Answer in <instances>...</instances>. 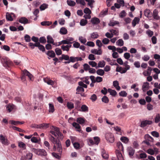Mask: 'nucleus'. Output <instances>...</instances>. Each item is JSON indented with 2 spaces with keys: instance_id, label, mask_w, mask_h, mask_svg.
<instances>
[{
  "instance_id": "nucleus-23",
  "label": "nucleus",
  "mask_w": 160,
  "mask_h": 160,
  "mask_svg": "<svg viewBox=\"0 0 160 160\" xmlns=\"http://www.w3.org/2000/svg\"><path fill=\"white\" fill-rule=\"evenodd\" d=\"M47 54L48 56L52 58H54L55 56V54L54 52L52 50L48 51L47 52Z\"/></svg>"
},
{
  "instance_id": "nucleus-48",
  "label": "nucleus",
  "mask_w": 160,
  "mask_h": 160,
  "mask_svg": "<svg viewBox=\"0 0 160 160\" xmlns=\"http://www.w3.org/2000/svg\"><path fill=\"white\" fill-rule=\"evenodd\" d=\"M88 23L87 20L84 19H82L80 22V24L81 26H84L85 25Z\"/></svg>"
},
{
  "instance_id": "nucleus-19",
  "label": "nucleus",
  "mask_w": 160,
  "mask_h": 160,
  "mask_svg": "<svg viewBox=\"0 0 160 160\" xmlns=\"http://www.w3.org/2000/svg\"><path fill=\"white\" fill-rule=\"evenodd\" d=\"M119 82L117 81H114L113 82V85L115 88L117 90H119L120 89V87L119 85Z\"/></svg>"
},
{
  "instance_id": "nucleus-22",
  "label": "nucleus",
  "mask_w": 160,
  "mask_h": 160,
  "mask_svg": "<svg viewBox=\"0 0 160 160\" xmlns=\"http://www.w3.org/2000/svg\"><path fill=\"white\" fill-rule=\"evenodd\" d=\"M86 120L84 118L81 117L78 118L77 119V122L80 124H82L85 123Z\"/></svg>"
},
{
  "instance_id": "nucleus-17",
  "label": "nucleus",
  "mask_w": 160,
  "mask_h": 160,
  "mask_svg": "<svg viewBox=\"0 0 160 160\" xmlns=\"http://www.w3.org/2000/svg\"><path fill=\"white\" fill-rule=\"evenodd\" d=\"M91 52L94 54L97 55H101L102 53V52L101 49H99L98 50L96 49H93L91 50Z\"/></svg>"
},
{
  "instance_id": "nucleus-45",
  "label": "nucleus",
  "mask_w": 160,
  "mask_h": 160,
  "mask_svg": "<svg viewBox=\"0 0 160 160\" xmlns=\"http://www.w3.org/2000/svg\"><path fill=\"white\" fill-rule=\"evenodd\" d=\"M89 79V77L88 76H87L83 78L82 80L83 81V82L87 84H88L89 83V82L88 81Z\"/></svg>"
},
{
  "instance_id": "nucleus-5",
  "label": "nucleus",
  "mask_w": 160,
  "mask_h": 160,
  "mask_svg": "<svg viewBox=\"0 0 160 160\" xmlns=\"http://www.w3.org/2000/svg\"><path fill=\"white\" fill-rule=\"evenodd\" d=\"M26 76H28L30 79L32 80V75L27 70L25 69L23 70V73L22 74V76L21 77V79L22 81H24L25 80Z\"/></svg>"
},
{
  "instance_id": "nucleus-56",
  "label": "nucleus",
  "mask_w": 160,
  "mask_h": 160,
  "mask_svg": "<svg viewBox=\"0 0 160 160\" xmlns=\"http://www.w3.org/2000/svg\"><path fill=\"white\" fill-rule=\"evenodd\" d=\"M110 32L111 33H113L114 35L118 36V35L119 31L118 30L111 29L110 30Z\"/></svg>"
},
{
  "instance_id": "nucleus-62",
  "label": "nucleus",
  "mask_w": 160,
  "mask_h": 160,
  "mask_svg": "<svg viewBox=\"0 0 160 160\" xmlns=\"http://www.w3.org/2000/svg\"><path fill=\"white\" fill-rule=\"evenodd\" d=\"M130 57V54L128 52H126L124 54V57L126 59L128 60Z\"/></svg>"
},
{
  "instance_id": "nucleus-58",
  "label": "nucleus",
  "mask_w": 160,
  "mask_h": 160,
  "mask_svg": "<svg viewBox=\"0 0 160 160\" xmlns=\"http://www.w3.org/2000/svg\"><path fill=\"white\" fill-rule=\"evenodd\" d=\"M84 12L86 14H90L91 13V11L88 8H86L84 10Z\"/></svg>"
},
{
  "instance_id": "nucleus-4",
  "label": "nucleus",
  "mask_w": 160,
  "mask_h": 160,
  "mask_svg": "<svg viewBox=\"0 0 160 160\" xmlns=\"http://www.w3.org/2000/svg\"><path fill=\"white\" fill-rule=\"evenodd\" d=\"M49 127V124L46 123H43L38 125L36 124H33L31 125V127L32 128L40 129L47 128Z\"/></svg>"
},
{
  "instance_id": "nucleus-12",
  "label": "nucleus",
  "mask_w": 160,
  "mask_h": 160,
  "mask_svg": "<svg viewBox=\"0 0 160 160\" xmlns=\"http://www.w3.org/2000/svg\"><path fill=\"white\" fill-rule=\"evenodd\" d=\"M128 151L129 157L132 158L133 155L134 154L135 151V150L131 147L128 148Z\"/></svg>"
},
{
  "instance_id": "nucleus-49",
  "label": "nucleus",
  "mask_w": 160,
  "mask_h": 160,
  "mask_svg": "<svg viewBox=\"0 0 160 160\" xmlns=\"http://www.w3.org/2000/svg\"><path fill=\"white\" fill-rule=\"evenodd\" d=\"M48 8V5L46 4L43 3L41 5L40 7V9L41 10H44Z\"/></svg>"
},
{
  "instance_id": "nucleus-38",
  "label": "nucleus",
  "mask_w": 160,
  "mask_h": 160,
  "mask_svg": "<svg viewBox=\"0 0 160 160\" xmlns=\"http://www.w3.org/2000/svg\"><path fill=\"white\" fill-rule=\"evenodd\" d=\"M120 140L125 143H127L129 141V139L127 137H121Z\"/></svg>"
},
{
  "instance_id": "nucleus-44",
  "label": "nucleus",
  "mask_w": 160,
  "mask_h": 160,
  "mask_svg": "<svg viewBox=\"0 0 160 160\" xmlns=\"http://www.w3.org/2000/svg\"><path fill=\"white\" fill-rule=\"evenodd\" d=\"M91 38L93 39H95L98 38L99 35L97 32H93L91 34Z\"/></svg>"
},
{
  "instance_id": "nucleus-31",
  "label": "nucleus",
  "mask_w": 160,
  "mask_h": 160,
  "mask_svg": "<svg viewBox=\"0 0 160 160\" xmlns=\"http://www.w3.org/2000/svg\"><path fill=\"white\" fill-rule=\"evenodd\" d=\"M116 44L117 45L121 47L124 45V42L122 39H118L116 42Z\"/></svg>"
},
{
  "instance_id": "nucleus-30",
  "label": "nucleus",
  "mask_w": 160,
  "mask_h": 160,
  "mask_svg": "<svg viewBox=\"0 0 160 160\" xmlns=\"http://www.w3.org/2000/svg\"><path fill=\"white\" fill-rule=\"evenodd\" d=\"M18 146L20 148H22L24 150L26 149V145L22 142H19L18 143Z\"/></svg>"
},
{
  "instance_id": "nucleus-24",
  "label": "nucleus",
  "mask_w": 160,
  "mask_h": 160,
  "mask_svg": "<svg viewBox=\"0 0 160 160\" xmlns=\"http://www.w3.org/2000/svg\"><path fill=\"white\" fill-rule=\"evenodd\" d=\"M140 20L139 18L135 17L133 20L132 22V26L133 27H134L137 23H138Z\"/></svg>"
},
{
  "instance_id": "nucleus-36",
  "label": "nucleus",
  "mask_w": 160,
  "mask_h": 160,
  "mask_svg": "<svg viewBox=\"0 0 160 160\" xmlns=\"http://www.w3.org/2000/svg\"><path fill=\"white\" fill-rule=\"evenodd\" d=\"M105 65V62L104 61L99 62L98 67L103 68Z\"/></svg>"
},
{
  "instance_id": "nucleus-37",
  "label": "nucleus",
  "mask_w": 160,
  "mask_h": 160,
  "mask_svg": "<svg viewBox=\"0 0 160 160\" xmlns=\"http://www.w3.org/2000/svg\"><path fill=\"white\" fill-rule=\"evenodd\" d=\"M6 18L8 21H12L13 20V19L11 15L8 12H7L6 13Z\"/></svg>"
},
{
  "instance_id": "nucleus-34",
  "label": "nucleus",
  "mask_w": 160,
  "mask_h": 160,
  "mask_svg": "<svg viewBox=\"0 0 160 160\" xmlns=\"http://www.w3.org/2000/svg\"><path fill=\"white\" fill-rule=\"evenodd\" d=\"M96 73L97 74L100 76H103L104 74V71L102 69H99L96 71Z\"/></svg>"
},
{
  "instance_id": "nucleus-28",
  "label": "nucleus",
  "mask_w": 160,
  "mask_h": 160,
  "mask_svg": "<svg viewBox=\"0 0 160 160\" xmlns=\"http://www.w3.org/2000/svg\"><path fill=\"white\" fill-rule=\"evenodd\" d=\"M49 112L53 113L55 111L54 105L52 104L49 103Z\"/></svg>"
},
{
  "instance_id": "nucleus-64",
  "label": "nucleus",
  "mask_w": 160,
  "mask_h": 160,
  "mask_svg": "<svg viewBox=\"0 0 160 160\" xmlns=\"http://www.w3.org/2000/svg\"><path fill=\"white\" fill-rule=\"evenodd\" d=\"M88 63L92 67H95L97 65V63L94 61H89Z\"/></svg>"
},
{
  "instance_id": "nucleus-33",
  "label": "nucleus",
  "mask_w": 160,
  "mask_h": 160,
  "mask_svg": "<svg viewBox=\"0 0 160 160\" xmlns=\"http://www.w3.org/2000/svg\"><path fill=\"white\" fill-rule=\"evenodd\" d=\"M47 38V42L48 43H53L54 40L51 36L48 35Z\"/></svg>"
},
{
  "instance_id": "nucleus-8",
  "label": "nucleus",
  "mask_w": 160,
  "mask_h": 160,
  "mask_svg": "<svg viewBox=\"0 0 160 160\" xmlns=\"http://www.w3.org/2000/svg\"><path fill=\"white\" fill-rule=\"evenodd\" d=\"M0 141L2 144L8 145L9 144V141L2 134L0 135Z\"/></svg>"
},
{
  "instance_id": "nucleus-11",
  "label": "nucleus",
  "mask_w": 160,
  "mask_h": 160,
  "mask_svg": "<svg viewBox=\"0 0 160 160\" xmlns=\"http://www.w3.org/2000/svg\"><path fill=\"white\" fill-rule=\"evenodd\" d=\"M91 22L93 25H97L100 23V20L98 18L94 17L91 18Z\"/></svg>"
},
{
  "instance_id": "nucleus-55",
  "label": "nucleus",
  "mask_w": 160,
  "mask_h": 160,
  "mask_svg": "<svg viewBox=\"0 0 160 160\" xmlns=\"http://www.w3.org/2000/svg\"><path fill=\"white\" fill-rule=\"evenodd\" d=\"M24 39L26 42H30L31 41L30 36L26 34L24 36Z\"/></svg>"
},
{
  "instance_id": "nucleus-25",
  "label": "nucleus",
  "mask_w": 160,
  "mask_h": 160,
  "mask_svg": "<svg viewBox=\"0 0 160 160\" xmlns=\"http://www.w3.org/2000/svg\"><path fill=\"white\" fill-rule=\"evenodd\" d=\"M117 146L118 148V150L120 151H123V147L120 142H117Z\"/></svg>"
},
{
  "instance_id": "nucleus-59",
  "label": "nucleus",
  "mask_w": 160,
  "mask_h": 160,
  "mask_svg": "<svg viewBox=\"0 0 160 160\" xmlns=\"http://www.w3.org/2000/svg\"><path fill=\"white\" fill-rule=\"evenodd\" d=\"M90 99L91 100L92 102H95L97 99V96L95 94H92L90 98Z\"/></svg>"
},
{
  "instance_id": "nucleus-21",
  "label": "nucleus",
  "mask_w": 160,
  "mask_h": 160,
  "mask_svg": "<svg viewBox=\"0 0 160 160\" xmlns=\"http://www.w3.org/2000/svg\"><path fill=\"white\" fill-rule=\"evenodd\" d=\"M44 80L45 82L48 85H53L54 84V82L52 80H50L48 78H44Z\"/></svg>"
},
{
  "instance_id": "nucleus-14",
  "label": "nucleus",
  "mask_w": 160,
  "mask_h": 160,
  "mask_svg": "<svg viewBox=\"0 0 160 160\" xmlns=\"http://www.w3.org/2000/svg\"><path fill=\"white\" fill-rule=\"evenodd\" d=\"M144 15L148 18L151 17L152 15V13L149 9H146L144 13Z\"/></svg>"
},
{
  "instance_id": "nucleus-32",
  "label": "nucleus",
  "mask_w": 160,
  "mask_h": 160,
  "mask_svg": "<svg viewBox=\"0 0 160 160\" xmlns=\"http://www.w3.org/2000/svg\"><path fill=\"white\" fill-rule=\"evenodd\" d=\"M67 4L70 6H74L76 4V3L74 1L71 0H67Z\"/></svg>"
},
{
  "instance_id": "nucleus-7",
  "label": "nucleus",
  "mask_w": 160,
  "mask_h": 160,
  "mask_svg": "<svg viewBox=\"0 0 160 160\" xmlns=\"http://www.w3.org/2000/svg\"><path fill=\"white\" fill-rule=\"evenodd\" d=\"M94 141L91 139H89V142L91 145L95 144L98 145L100 142V138L98 137H95L94 138Z\"/></svg>"
},
{
  "instance_id": "nucleus-2",
  "label": "nucleus",
  "mask_w": 160,
  "mask_h": 160,
  "mask_svg": "<svg viewBox=\"0 0 160 160\" xmlns=\"http://www.w3.org/2000/svg\"><path fill=\"white\" fill-rule=\"evenodd\" d=\"M31 151L36 154L42 157H46L47 155L46 151L43 149H36L34 148L31 149Z\"/></svg>"
},
{
  "instance_id": "nucleus-27",
  "label": "nucleus",
  "mask_w": 160,
  "mask_h": 160,
  "mask_svg": "<svg viewBox=\"0 0 160 160\" xmlns=\"http://www.w3.org/2000/svg\"><path fill=\"white\" fill-rule=\"evenodd\" d=\"M108 92L110 93L111 95L112 96H115L117 94V93L115 90L109 88L108 89Z\"/></svg>"
},
{
  "instance_id": "nucleus-63",
  "label": "nucleus",
  "mask_w": 160,
  "mask_h": 160,
  "mask_svg": "<svg viewBox=\"0 0 160 160\" xmlns=\"http://www.w3.org/2000/svg\"><path fill=\"white\" fill-rule=\"evenodd\" d=\"M147 157V155L145 153H142L140 154L139 159L144 158Z\"/></svg>"
},
{
  "instance_id": "nucleus-9",
  "label": "nucleus",
  "mask_w": 160,
  "mask_h": 160,
  "mask_svg": "<svg viewBox=\"0 0 160 160\" xmlns=\"http://www.w3.org/2000/svg\"><path fill=\"white\" fill-rule=\"evenodd\" d=\"M152 123V121H151L145 120L142 121L141 122L140 126L142 128H144L147 125H151Z\"/></svg>"
},
{
  "instance_id": "nucleus-3",
  "label": "nucleus",
  "mask_w": 160,
  "mask_h": 160,
  "mask_svg": "<svg viewBox=\"0 0 160 160\" xmlns=\"http://www.w3.org/2000/svg\"><path fill=\"white\" fill-rule=\"evenodd\" d=\"M1 61L3 66L7 68L10 67L12 64V62L10 61L6 57H2L1 59Z\"/></svg>"
},
{
  "instance_id": "nucleus-20",
  "label": "nucleus",
  "mask_w": 160,
  "mask_h": 160,
  "mask_svg": "<svg viewBox=\"0 0 160 160\" xmlns=\"http://www.w3.org/2000/svg\"><path fill=\"white\" fill-rule=\"evenodd\" d=\"M40 44V42H35L34 44L32 42H30L29 43V46L32 49H33L34 48V47H38Z\"/></svg>"
},
{
  "instance_id": "nucleus-10",
  "label": "nucleus",
  "mask_w": 160,
  "mask_h": 160,
  "mask_svg": "<svg viewBox=\"0 0 160 160\" xmlns=\"http://www.w3.org/2000/svg\"><path fill=\"white\" fill-rule=\"evenodd\" d=\"M7 110L10 112L13 110L16 109V106L12 104L9 103L6 106Z\"/></svg>"
},
{
  "instance_id": "nucleus-52",
  "label": "nucleus",
  "mask_w": 160,
  "mask_h": 160,
  "mask_svg": "<svg viewBox=\"0 0 160 160\" xmlns=\"http://www.w3.org/2000/svg\"><path fill=\"white\" fill-rule=\"evenodd\" d=\"M150 59V57L148 55H144L142 57V59L145 61H148Z\"/></svg>"
},
{
  "instance_id": "nucleus-61",
  "label": "nucleus",
  "mask_w": 160,
  "mask_h": 160,
  "mask_svg": "<svg viewBox=\"0 0 160 160\" xmlns=\"http://www.w3.org/2000/svg\"><path fill=\"white\" fill-rule=\"evenodd\" d=\"M79 40L83 44H85L87 41L86 39L83 38L82 37H79Z\"/></svg>"
},
{
  "instance_id": "nucleus-41",
  "label": "nucleus",
  "mask_w": 160,
  "mask_h": 160,
  "mask_svg": "<svg viewBox=\"0 0 160 160\" xmlns=\"http://www.w3.org/2000/svg\"><path fill=\"white\" fill-rule=\"evenodd\" d=\"M60 32L62 34H66L67 33V30L65 28L62 27L60 29Z\"/></svg>"
},
{
  "instance_id": "nucleus-42",
  "label": "nucleus",
  "mask_w": 160,
  "mask_h": 160,
  "mask_svg": "<svg viewBox=\"0 0 160 160\" xmlns=\"http://www.w3.org/2000/svg\"><path fill=\"white\" fill-rule=\"evenodd\" d=\"M102 101L105 103H107L108 102L109 100L107 97L106 96H104L102 98Z\"/></svg>"
},
{
  "instance_id": "nucleus-13",
  "label": "nucleus",
  "mask_w": 160,
  "mask_h": 160,
  "mask_svg": "<svg viewBox=\"0 0 160 160\" xmlns=\"http://www.w3.org/2000/svg\"><path fill=\"white\" fill-rule=\"evenodd\" d=\"M18 21L19 22L24 24L29 23L28 20L25 17H22L20 18L19 19Z\"/></svg>"
},
{
  "instance_id": "nucleus-6",
  "label": "nucleus",
  "mask_w": 160,
  "mask_h": 160,
  "mask_svg": "<svg viewBox=\"0 0 160 160\" xmlns=\"http://www.w3.org/2000/svg\"><path fill=\"white\" fill-rule=\"evenodd\" d=\"M106 140L111 143H113L114 141V136L113 134L111 133H107L105 135Z\"/></svg>"
},
{
  "instance_id": "nucleus-15",
  "label": "nucleus",
  "mask_w": 160,
  "mask_h": 160,
  "mask_svg": "<svg viewBox=\"0 0 160 160\" xmlns=\"http://www.w3.org/2000/svg\"><path fill=\"white\" fill-rule=\"evenodd\" d=\"M149 88V83L147 82H144L142 86V90L143 92H145Z\"/></svg>"
},
{
  "instance_id": "nucleus-47",
  "label": "nucleus",
  "mask_w": 160,
  "mask_h": 160,
  "mask_svg": "<svg viewBox=\"0 0 160 160\" xmlns=\"http://www.w3.org/2000/svg\"><path fill=\"white\" fill-rule=\"evenodd\" d=\"M10 127H12L13 129L14 130H17V131H19V132H24V131L22 130V129L19 128H18V127H17L16 126H11Z\"/></svg>"
},
{
  "instance_id": "nucleus-29",
  "label": "nucleus",
  "mask_w": 160,
  "mask_h": 160,
  "mask_svg": "<svg viewBox=\"0 0 160 160\" xmlns=\"http://www.w3.org/2000/svg\"><path fill=\"white\" fill-rule=\"evenodd\" d=\"M81 110H80V111L83 112H87L88 111V107L85 105H82L81 107Z\"/></svg>"
},
{
  "instance_id": "nucleus-51",
  "label": "nucleus",
  "mask_w": 160,
  "mask_h": 160,
  "mask_svg": "<svg viewBox=\"0 0 160 160\" xmlns=\"http://www.w3.org/2000/svg\"><path fill=\"white\" fill-rule=\"evenodd\" d=\"M55 51L56 53V54L57 55H61L62 53V51L61 50L58 48H57L55 49Z\"/></svg>"
},
{
  "instance_id": "nucleus-18",
  "label": "nucleus",
  "mask_w": 160,
  "mask_h": 160,
  "mask_svg": "<svg viewBox=\"0 0 160 160\" xmlns=\"http://www.w3.org/2000/svg\"><path fill=\"white\" fill-rule=\"evenodd\" d=\"M116 153L117 158L119 160H122L123 159L122 154L120 151L118 150H116Z\"/></svg>"
},
{
  "instance_id": "nucleus-40",
  "label": "nucleus",
  "mask_w": 160,
  "mask_h": 160,
  "mask_svg": "<svg viewBox=\"0 0 160 160\" xmlns=\"http://www.w3.org/2000/svg\"><path fill=\"white\" fill-rule=\"evenodd\" d=\"M39 42H40V43H41L42 44L45 43L47 41L46 38L44 37H41L39 39Z\"/></svg>"
},
{
  "instance_id": "nucleus-1",
  "label": "nucleus",
  "mask_w": 160,
  "mask_h": 160,
  "mask_svg": "<svg viewBox=\"0 0 160 160\" xmlns=\"http://www.w3.org/2000/svg\"><path fill=\"white\" fill-rule=\"evenodd\" d=\"M53 130L50 131V133L55 137L58 136V140L52 135H51L49 138L50 140L53 144V150L54 151H56L57 149L58 152L60 154H61L62 153V150L60 140H62L64 137L63 134L60 132L59 129L58 128L53 127Z\"/></svg>"
},
{
  "instance_id": "nucleus-50",
  "label": "nucleus",
  "mask_w": 160,
  "mask_h": 160,
  "mask_svg": "<svg viewBox=\"0 0 160 160\" xmlns=\"http://www.w3.org/2000/svg\"><path fill=\"white\" fill-rule=\"evenodd\" d=\"M151 134L153 137L156 138H158L159 136V133L156 131L152 132H151Z\"/></svg>"
},
{
  "instance_id": "nucleus-26",
  "label": "nucleus",
  "mask_w": 160,
  "mask_h": 160,
  "mask_svg": "<svg viewBox=\"0 0 160 160\" xmlns=\"http://www.w3.org/2000/svg\"><path fill=\"white\" fill-rule=\"evenodd\" d=\"M144 137L145 140L151 142H153L154 140L153 138L150 136L149 134H147L145 135Z\"/></svg>"
},
{
  "instance_id": "nucleus-35",
  "label": "nucleus",
  "mask_w": 160,
  "mask_h": 160,
  "mask_svg": "<svg viewBox=\"0 0 160 160\" xmlns=\"http://www.w3.org/2000/svg\"><path fill=\"white\" fill-rule=\"evenodd\" d=\"M67 106L70 109H72L74 108V104L71 102H68L67 103Z\"/></svg>"
},
{
  "instance_id": "nucleus-16",
  "label": "nucleus",
  "mask_w": 160,
  "mask_h": 160,
  "mask_svg": "<svg viewBox=\"0 0 160 160\" xmlns=\"http://www.w3.org/2000/svg\"><path fill=\"white\" fill-rule=\"evenodd\" d=\"M158 12L156 9H154L153 12V16L154 19L159 20L160 17L158 16Z\"/></svg>"
},
{
  "instance_id": "nucleus-53",
  "label": "nucleus",
  "mask_w": 160,
  "mask_h": 160,
  "mask_svg": "<svg viewBox=\"0 0 160 160\" xmlns=\"http://www.w3.org/2000/svg\"><path fill=\"white\" fill-rule=\"evenodd\" d=\"M119 94L120 96L122 97H126L127 95V93L124 91H121L119 93Z\"/></svg>"
},
{
  "instance_id": "nucleus-57",
  "label": "nucleus",
  "mask_w": 160,
  "mask_h": 160,
  "mask_svg": "<svg viewBox=\"0 0 160 160\" xmlns=\"http://www.w3.org/2000/svg\"><path fill=\"white\" fill-rule=\"evenodd\" d=\"M31 141L33 143H38L39 142V140L38 139L35 137H32L31 139Z\"/></svg>"
},
{
  "instance_id": "nucleus-60",
  "label": "nucleus",
  "mask_w": 160,
  "mask_h": 160,
  "mask_svg": "<svg viewBox=\"0 0 160 160\" xmlns=\"http://www.w3.org/2000/svg\"><path fill=\"white\" fill-rule=\"evenodd\" d=\"M84 69L85 71H87L88 70H89L90 68V66L87 63L84 64L83 65Z\"/></svg>"
},
{
  "instance_id": "nucleus-46",
  "label": "nucleus",
  "mask_w": 160,
  "mask_h": 160,
  "mask_svg": "<svg viewBox=\"0 0 160 160\" xmlns=\"http://www.w3.org/2000/svg\"><path fill=\"white\" fill-rule=\"evenodd\" d=\"M160 121V114H158L156 115L155 118V122L158 123Z\"/></svg>"
},
{
  "instance_id": "nucleus-54",
  "label": "nucleus",
  "mask_w": 160,
  "mask_h": 160,
  "mask_svg": "<svg viewBox=\"0 0 160 160\" xmlns=\"http://www.w3.org/2000/svg\"><path fill=\"white\" fill-rule=\"evenodd\" d=\"M32 153H28L26 154V158L27 159L30 160L32 159Z\"/></svg>"
},
{
  "instance_id": "nucleus-43",
  "label": "nucleus",
  "mask_w": 160,
  "mask_h": 160,
  "mask_svg": "<svg viewBox=\"0 0 160 160\" xmlns=\"http://www.w3.org/2000/svg\"><path fill=\"white\" fill-rule=\"evenodd\" d=\"M76 90L77 91L76 93L79 94V92H83L84 91V89L82 87L78 86Z\"/></svg>"
},
{
  "instance_id": "nucleus-39",
  "label": "nucleus",
  "mask_w": 160,
  "mask_h": 160,
  "mask_svg": "<svg viewBox=\"0 0 160 160\" xmlns=\"http://www.w3.org/2000/svg\"><path fill=\"white\" fill-rule=\"evenodd\" d=\"M52 22L50 21H43L41 23V24L42 26H49L52 24Z\"/></svg>"
}]
</instances>
